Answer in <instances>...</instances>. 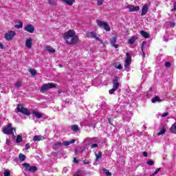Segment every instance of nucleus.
<instances>
[{
    "label": "nucleus",
    "instance_id": "9",
    "mask_svg": "<svg viewBox=\"0 0 176 176\" xmlns=\"http://www.w3.org/2000/svg\"><path fill=\"white\" fill-rule=\"evenodd\" d=\"M87 38H91L96 39V41H99V42H101L102 43V40L100 39L98 36H97V34L94 32H87Z\"/></svg>",
    "mask_w": 176,
    "mask_h": 176
},
{
    "label": "nucleus",
    "instance_id": "58",
    "mask_svg": "<svg viewBox=\"0 0 176 176\" xmlns=\"http://www.w3.org/2000/svg\"><path fill=\"white\" fill-rule=\"evenodd\" d=\"M164 41H167V40H166V39L164 38Z\"/></svg>",
    "mask_w": 176,
    "mask_h": 176
},
{
    "label": "nucleus",
    "instance_id": "38",
    "mask_svg": "<svg viewBox=\"0 0 176 176\" xmlns=\"http://www.w3.org/2000/svg\"><path fill=\"white\" fill-rule=\"evenodd\" d=\"M104 2V0H98L97 1V5L98 6H101V5H102V3Z\"/></svg>",
    "mask_w": 176,
    "mask_h": 176
},
{
    "label": "nucleus",
    "instance_id": "8",
    "mask_svg": "<svg viewBox=\"0 0 176 176\" xmlns=\"http://www.w3.org/2000/svg\"><path fill=\"white\" fill-rule=\"evenodd\" d=\"M15 35H16V32L9 31L5 34L4 38L6 41H12V39L14 38Z\"/></svg>",
    "mask_w": 176,
    "mask_h": 176
},
{
    "label": "nucleus",
    "instance_id": "43",
    "mask_svg": "<svg viewBox=\"0 0 176 176\" xmlns=\"http://www.w3.org/2000/svg\"><path fill=\"white\" fill-rule=\"evenodd\" d=\"M166 116H168V112H165L162 115V118H166Z\"/></svg>",
    "mask_w": 176,
    "mask_h": 176
},
{
    "label": "nucleus",
    "instance_id": "27",
    "mask_svg": "<svg viewBox=\"0 0 176 176\" xmlns=\"http://www.w3.org/2000/svg\"><path fill=\"white\" fill-rule=\"evenodd\" d=\"M22 142H23V137H21V135H19L16 137V144H19Z\"/></svg>",
    "mask_w": 176,
    "mask_h": 176
},
{
    "label": "nucleus",
    "instance_id": "51",
    "mask_svg": "<svg viewBox=\"0 0 176 176\" xmlns=\"http://www.w3.org/2000/svg\"><path fill=\"white\" fill-rule=\"evenodd\" d=\"M6 134H12V138H16V136L14 135V133H6Z\"/></svg>",
    "mask_w": 176,
    "mask_h": 176
},
{
    "label": "nucleus",
    "instance_id": "40",
    "mask_svg": "<svg viewBox=\"0 0 176 176\" xmlns=\"http://www.w3.org/2000/svg\"><path fill=\"white\" fill-rule=\"evenodd\" d=\"M54 145V146H61V145H63V143H61V142H57Z\"/></svg>",
    "mask_w": 176,
    "mask_h": 176
},
{
    "label": "nucleus",
    "instance_id": "30",
    "mask_svg": "<svg viewBox=\"0 0 176 176\" xmlns=\"http://www.w3.org/2000/svg\"><path fill=\"white\" fill-rule=\"evenodd\" d=\"M15 28H17V30H20V28H23V23L19 22L18 25H15Z\"/></svg>",
    "mask_w": 176,
    "mask_h": 176
},
{
    "label": "nucleus",
    "instance_id": "44",
    "mask_svg": "<svg viewBox=\"0 0 176 176\" xmlns=\"http://www.w3.org/2000/svg\"><path fill=\"white\" fill-rule=\"evenodd\" d=\"M91 148H98V144H94L91 145Z\"/></svg>",
    "mask_w": 176,
    "mask_h": 176
},
{
    "label": "nucleus",
    "instance_id": "52",
    "mask_svg": "<svg viewBox=\"0 0 176 176\" xmlns=\"http://www.w3.org/2000/svg\"><path fill=\"white\" fill-rule=\"evenodd\" d=\"M175 10H176V6L174 5L173 8L172 9V12H175Z\"/></svg>",
    "mask_w": 176,
    "mask_h": 176
},
{
    "label": "nucleus",
    "instance_id": "7",
    "mask_svg": "<svg viewBox=\"0 0 176 176\" xmlns=\"http://www.w3.org/2000/svg\"><path fill=\"white\" fill-rule=\"evenodd\" d=\"M56 87V85L53 83H47L42 85L41 88V91H46L49 90L50 89H53Z\"/></svg>",
    "mask_w": 176,
    "mask_h": 176
},
{
    "label": "nucleus",
    "instance_id": "23",
    "mask_svg": "<svg viewBox=\"0 0 176 176\" xmlns=\"http://www.w3.org/2000/svg\"><path fill=\"white\" fill-rule=\"evenodd\" d=\"M151 101L154 104H155V102H162V100L160 99V98L159 96H155V98H153L151 99Z\"/></svg>",
    "mask_w": 176,
    "mask_h": 176
},
{
    "label": "nucleus",
    "instance_id": "13",
    "mask_svg": "<svg viewBox=\"0 0 176 176\" xmlns=\"http://www.w3.org/2000/svg\"><path fill=\"white\" fill-rule=\"evenodd\" d=\"M119 87H120V82H119L118 77H115L113 80V88L115 89V90H118Z\"/></svg>",
    "mask_w": 176,
    "mask_h": 176
},
{
    "label": "nucleus",
    "instance_id": "24",
    "mask_svg": "<svg viewBox=\"0 0 176 176\" xmlns=\"http://www.w3.org/2000/svg\"><path fill=\"white\" fill-rule=\"evenodd\" d=\"M32 115L37 118V119H41V118H42L41 113L35 111H32Z\"/></svg>",
    "mask_w": 176,
    "mask_h": 176
},
{
    "label": "nucleus",
    "instance_id": "16",
    "mask_svg": "<svg viewBox=\"0 0 176 176\" xmlns=\"http://www.w3.org/2000/svg\"><path fill=\"white\" fill-rule=\"evenodd\" d=\"M45 52H48L49 53H55L56 52V50H54V48H53L49 45H46L45 47Z\"/></svg>",
    "mask_w": 176,
    "mask_h": 176
},
{
    "label": "nucleus",
    "instance_id": "42",
    "mask_svg": "<svg viewBox=\"0 0 176 176\" xmlns=\"http://www.w3.org/2000/svg\"><path fill=\"white\" fill-rule=\"evenodd\" d=\"M30 148H31L30 146V143L26 144L25 146V149H26V151H28V149H30Z\"/></svg>",
    "mask_w": 176,
    "mask_h": 176
},
{
    "label": "nucleus",
    "instance_id": "34",
    "mask_svg": "<svg viewBox=\"0 0 176 176\" xmlns=\"http://www.w3.org/2000/svg\"><path fill=\"white\" fill-rule=\"evenodd\" d=\"M4 176H10V170H6L4 171Z\"/></svg>",
    "mask_w": 176,
    "mask_h": 176
},
{
    "label": "nucleus",
    "instance_id": "33",
    "mask_svg": "<svg viewBox=\"0 0 176 176\" xmlns=\"http://www.w3.org/2000/svg\"><path fill=\"white\" fill-rule=\"evenodd\" d=\"M96 160H98V159H100V157L102 156V153L99 152L98 154H96Z\"/></svg>",
    "mask_w": 176,
    "mask_h": 176
},
{
    "label": "nucleus",
    "instance_id": "47",
    "mask_svg": "<svg viewBox=\"0 0 176 176\" xmlns=\"http://www.w3.org/2000/svg\"><path fill=\"white\" fill-rule=\"evenodd\" d=\"M73 162L74 163H79V161H78V159H76V157H74Z\"/></svg>",
    "mask_w": 176,
    "mask_h": 176
},
{
    "label": "nucleus",
    "instance_id": "36",
    "mask_svg": "<svg viewBox=\"0 0 176 176\" xmlns=\"http://www.w3.org/2000/svg\"><path fill=\"white\" fill-rule=\"evenodd\" d=\"M147 164L148 166H153V164H155V162L153 160H148L147 161Z\"/></svg>",
    "mask_w": 176,
    "mask_h": 176
},
{
    "label": "nucleus",
    "instance_id": "20",
    "mask_svg": "<svg viewBox=\"0 0 176 176\" xmlns=\"http://www.w3.org/2000/svg\"><path fill=\"white\" fill-rule=\"evenodd\" d=\"M76 141V140H72L70 141H65L63 142V144L64 145V146H68L71 145V144H74Z\"/></svg>",
    "mask_w": 176,
    "mask_h": 176
},
{
    "label": "nucleus",
    "instance_id": "25",
    "mask_svg": "<svg viewBox=\"0 0 176 176\" xmlns=\"http://www.w3.org/2000/svg\"><path fill=\"white\" fill-rule=\"evenodd\" d=\"M14 86L15 87H16V89H19V87H21V86H23V82L20 80H18L14 84Z\"/></svg>",
    "mask_w": 176,
    "mask_h": 176
},
{
    "label": "nucleus",
    "instance_id": "46",
    "mask_svg": "<svg viewBox=\"0 0 176 176\" xmlns=\"http://www.w3.org/2000/svg\"><path fill=\"white\" fill-rule=\"evenodd\" d=\"M143 156H144V157H148V152L144 151L142 153Z\"/></svg>",
    "mask_w": 176,
    "mask_h": 176
},
{
    "label": "nucleus",
    "instance_id": "4",
    "mask_svg": "<svg viewBox=\"0 0 176 176\" xmlns=\"http://www.w3.org/2000/svg\"><path fill=\"white\" fill-rule=\"evenodd\" d=\"M16 109L18 112H21V113H23V115H28V116H30L31 115V112H30V110H28L27 108L24 107L21 104H19Z\"/></svg>",
    "mask_w": 176,
    "mask_h": 176
},
{
    "label": "nucleus",
    "instance_id": "15",
    "mask_svg": "<svg viewBox=\"0 0 176 176\" xmlns=\"http://www.w3.org/2000/svg\"><path fill=\"white\" fill-rule=\"evenodd\" d=\"M146 13H148V5H147V4H145V5L143 6V7L142 8L141 16H145V14H146Z\"/></svg>",
    "mask_w": 176,
    "mask_h": 176
},
{
    "label": "nucleus",
    "instance_id": "49",
    "mask_svg": "<svg viewBox=\"0 0 176 176\" xmlns=\"http://www.w3.org/2000/svg\"><path fill=\"white\" fill-rule=\"evenodd\" d=\"M117 69H122V68H123L122 67V65H119L118 66L116 67Z\"/></svg>",
    "mask_w": 176,
    "mask_h": 176
},
{
    "label": "nucleus",
    "instance_id": "3",
    "mask_svg": "<svg viewBox=\"0 0 176 176\" xmlns=\"http://www.w3.org/2000/svg\"><path fill=\"white\" fill-rule=\"evenodd\" d=\"M22 166L25 170V171H30V173H35L38 171V168L35 166H30V164L24 163L22 164Z\"/></svg>",
    "mask_w": 176,
    "mask_h": 176
},
{
    "label": "nucleus",
    "instance_id": "2",
    "mask_svg": "<svg viewBox=\"0 0 176 176\" xmlns=\"http://www.w3.org/2000/svg\"><path fill=\"white\" fill-rule=\"evenodd\" d=\"M96 24L98 25V27H100V28H103L105 31L109 32L111 31V27L108 24V23L100 21V20H97L96 21Z\"/></svg>",
    "mask_w": 176,
    "mask_h": 176
},
{
    "label": "nucleus",
    "instance_id": "41",
    "mask_svg": "<svg viewBox=\"0 0 176 176\" xmlns=\"http://www.w3.org/2000/svg\"><path fill=\"white\" fill-rule=\"evenodd\" d=\"M160 170H161L160 168H157V169L155 170V172L153 173V176L156 175V174H157V173H159V171H160Z\"/></svg>",
    "mask_w": 176,
    "mask_h": 176
},
{
    "label": "nucleus",
    "instance_id": "18",
    "mask_svg": "<svg viewBox=\"0 0 176 176\" xmlns=\"http://www.w3.org/2000/svg\"><path fill=\"white\" fill-rule=\"evenodd\" d=\"M146 46V41H143L142 43V46H141L143 58H145V51H144V49H145Z\"/></svg>",
    "mask_w": 176,
    "mask_h": 176
},
{
    "label": "nucleus",
    "instance_id": "17",
    "mask_svg": "<svg viewBox=\"0 0 176 176\" xmlns=\"http://www.w3.org/2000/svg\"><path fill=\"white\" fill-rule=\"evenodd\" d=\"M140 35H142V36H143V38H151V35L149 34V33H148L144 30L140 31Z\"/></svg>",
    "mask_w": 176,
    "mask_h": 176
},
{
    "label": "nucleus",
    "instance_id": "50",
    "mask_svg": "<svg viewBox=\"0 0 176 176\" xmlns=\"http://www.w3.org/2000/svg\"><path fill=\"white\" fill-rule=\"evenodd\" d=\"M6 144L10 145V140H9V139H6Z\"/></svg>",
    "mask_w": 176,
    "mask_h": 176
},
{
    "label": "nucleus",
    "instance_id": "19",
    "mask_svg": "<svg viewBox=\"0 0 176 176\" xmlns=\"http://www.w3.org/2000/svg\"><path fill=\"white\" fill-rule=\"evenodd\" d=\"M68 6H72L75 3V0H62Z\"/></svg>",
    "mask_w": 176,
    "mask_h": 176
},
{
    "label": "nucleus",
    "instance_id": "12",
    "mask_svg": "<svg viewBox=\"0 0 176 176\" xmlns=\"http://www.w3.org/2000/svg\"><path fill=\"white\" fill-rule=\"evenodd\" d=\"M118 41V37L116 36H113L110 41V43L113 47H115V49H118L119 47V45L116 44V42Z\"/></svg>",
    "mask_w": 176,
    "mask_h": 176
},
{
    "label": "nucleus",
    "instance_id": "28",
    "mask_svg": "<svg viewBox=\"0 0 176 176\" xmlns=\"http://www.w3.org/2000/svg\"><path fill=\"white\" fill-rule=\"evenodd\" d=\"M71 129L74 131H79V126L78 125H73L71 126Z\"/></svg>",
    "mask_w": 176,
    "mask_h": 176
},
{
    "label": "nucleus",
    "instance_id": "11",
    "mask_svg": "<svg viewBox=\"0 0 176 176\" xmlns=\"http://www.w3.org/2000/svg\"><path fill=\"white\" fill-rule=\"evenodd\" d=\"M24 30L27 31V32H30V34H34V31H35V28L34 27V25L28 24L24 28Z\"/></svg>",
    "mask_w": 176,
    "mask_h": 176
},
{
    "label": "nucleus",
    "instance_id": "29",
    "mask_svg": "<svg viewBox=\"0 0 176 176\" xmlns=\"http://www.w3.org/2000/svg\"><path fill=\"white\" fill-rule=\"evenodd\" d=\"M29 72L32 75V76H35V75H36V70L35 69H29Z\"/></svg>",
    "mask_w": 176,
    "mask_h": 176
},
{
    "label": "nucleus",
    "instance_id": "14",
    "mask_svg": "<svg viewBox=\"0 0 176 176\" xmlns=\"http://www.w3.org/2000/svg\"><path fill=\"white\" fill-rule=\"evenodd\" d=\"M25 46L28 49H31L32 47V38H29L25 41Z\"/></svg>",
    "mask_w": 176,
    "mask_h": 176
},
{
    "label": "nucleus",
    "instance_id": "39",
    "mask_svg": "<svg viewBox=\"0 0 176 176\" xmlns=\"http://www.w3.org/2000/svg\"><path fill=\"white\" fill-rule=\"evenodd\" d=\"M117 89H115V88H113L109 91V94H113L115 91H116Z\"/></svg>",
    "mask_w": 176,
    "mask_h": 176
},
{
    "label": "nucleus",
    "instance_id": "45",
    "mask_svg": "<svg viewBox=\"0 0 176 176\" xmlns=\"http://www.w3.org/2000/svg\"><path fill=\"white\" fill-rule=\"evenodd\" d=\"M170 27H175V22H170Z\"/></svg>",
    "mask_w": 176,
    "mask_h": 176
},
{
    "label": "nucleus",
    "instance_id": "6",
    "mask_svg": "<svg viewBox=\"0 0 176 176\" xmlns=\"http://www.w3.org/2000/svg\"><path fill=\"white\" fill-rule=\"evenodd\" d=\"M3 132L4 133H16V128L12 126V124H8L7 126L3 127Z\"/></svg>",
    "mask_w": 176,
    "mask_h": 176
},
{
    "label": "nucleus",
    "instance_id": "32",
    "mask_svg": "<svg viewBox=\"0 0 176 176\" xmlns=\"http://www.w3.org/2000/svg\"><path fill=\"white\" fill-rule=\"evenodd\" d=\"M103 171H104L106 175H107V176H111V175H112V173L108 171V170H107V169H105V168L103 169Z\"/></svg>",
    "mask_w": 176,
    "mask_h": 176
},
{
    "label": "nucleus",
    "instance_id": "1",
    "mask_svg": "<svg viewBox=\"0 0 176 176\" xmlns=\"http://www.w3.org/2000/svg\"><path fill=\"white\" fill-rule=\"evenodd\" d=\"M63 38L67 45H75L79 43V36L76 34L75 30L72 29L69 30L63 34Z\"/></svg>",
    "mask_w": 176,
    "mask_h": 176
},
{
    "label": "nucleus",
    "instance_id": "10",
    "mask_svg": "<svg viewBox=\"0 0 176 176\" xmlns=\"http://www.w3.org/2000/svg\"><path fill=\"white\" fill-rule=\"evenodd\" d=\"M125 8L129 10V12H138V10H140V7L138 6H135L131 4L127 5Z\"/></svg>",
    "mask_w": 176,
    "mask_h": 176
},
{
    "label": "nucleus",
    "instance_id": "21",
    "mask_svg": "<svg viewBox=\"0 0 176 176\" xmlns=\"http://www.w3.org/2000/svg\"><path fill=\"white\" fill-rule=\"evenodd\" d=\"M138 38V37L137 36H133L128 40V43H129L130 45H133V43H134V42H135V40Z\"/></svg>",
    "mask_w": 176,
    "mask_h": 176
},
{
    "label": "nucleus",
    "instance_id": "55",
    "mask_svg": "<svg viewBox=\"0 0 176 176\" xmlns=\"http://www.w3.org/2000/svg\"><path fill=\"white\" fill-rule=\"evenodd\" d=\"M84 164H89V162L84 160L83 161Z\"/></svg>",
    "mask_w": 176,
    "mask_h": 176
},
{
    "label": "nucleus",
    "instance_id": "35",
    "mask_svg": "<svg viewBox=\"0 0 176 176\" xmlns=\"http://www.w3.org/2000/svg\"><path fill=\"white\" fill-rule=\"evenodd\" d=\"M48 3H49L50 5H54V6L57 5V3H56V1H53V0H48Z\"/></svg>",
    "mask_w": 176,
    "mask_h": 176
},
{
    "label": "nucleus",
    "instance_id": "54",
    "mask_svg": "<svg viewBox=\"0 0 176 176\" xmlns=\"http://www.w3.org/2000/svg\"><path fill=\"white\" fill-rule=\"evenodd\" d=\"M163 134H164V133H157V137H159L160 135H162Z\"/></svg>",
    "mask_w": 176,
    "mask_h": 176
},
{
    "label": "nucleus",
    "instance_id": "57",
    "mask_svg": "<svg viewBox=\"0 0 176 176\" xmlns=\"http://www.w3.org/2000/svg\"><path fill=\"white\" fill-rule=\"evenodd\" d=\"M58 67H60V68H63V65L59 64V65H58Z\"/></svg>",
    "mask_w": 176,
    "mask_h": 176
},
{
    "label": "nucleus",
    "instance_id": "5",
    "mask_svg": "<svg viewBox=\"0 0 176 176\" xmlns=\"http://www.w3.org/2000/svg\"><path fill=\"white\" fill-rule=\"evenodd\" d=\"M131 64V55L129 52L126 53V58L124 62V69L129 72V68Z\"/></svg>",
    "mask_w": 176,
    "mask_h": 176
},
{
    "label": "nucleus",
    "instance_id": "22",
    "mask_svg": "<svg viewBox=\"0 0 176 176\" xmlns=\"http://www.w3.org/2000/svg\"><path fill=\"white\" fill-rule=\"evenodd\" d=\"M43 140H45V138L40 135H35L33 138V141H42Z\"/></svg>",
    "mask_w": 176,
    "mask_h": 176
},
{
    "label": "nucleus",
    "instance_id": "31",
    "mask_svg": "<svg viewBox=\"0 0 176 176\" xmlns=\"http://www.w3.org/2000/svg\"><path fill=\"white\" fill-rule=\"evenodd\" d=\"M176 130V124H173L172 125V126L170 127V131H172L173 133L175 132Z\"/></svg>",
    "mask_w": 176,
    "mask_h": 176
},
{
    "label": "nucleus",
    "instance_id": "26",
    "mask_svg": "<svg viewBox=\"0 0 176 176\" xmlns=\"http://www.w3.org/2000/svg\"><path fill=\"white\" fill-rule=\"evenodd\" d=\"M19 160L21 162H24V160H25L27 157L25 155H24V154L20 153L19 155Z\"/></svg>",
    "mask_w": 176,
    "mask_h": 176
},
{
    "label": "nucleus",
    "instance_id": "53",
    "mask_svg": "<svg viewBox=\"0 0 176 176\" xmlns=\"http://www.w3.org/2000/svg\"><path fill=\"white\" fill-rule=\"evenodd\" d=\"M166 131V129L163 128L160 133H164Z\"/></svg>",
    "mask_w": 176,
    "mask_h": 176
},
{
    "label": "nucleus",
    "instance_id": "56",
    "mask_svg": "<svg viewBox=\"0 0 176 176\" xmlns=\"http://www.w3.org/2000/svg\"><path fill=\"white\" fill-rule=\"evenodd\" d=\"M108 122H109V124H112V122L111 121V118H109Z\"/></svg>",
    "mask_w": 176,
    "mask_h": 176
},
{
    "label": "nucleus",
    "instance_id": "48",
    "mask_svg": "<svg viewBox=\"0 0 176 176\" xmlns=\"http://www.w3.org/2000/svg\"><path fill=\"white\" fill-rule=\"evenodd\" d=\"M0 49H5V46H3V44H2V43H0Z\"/></svg>",
    "mask_w": 176,
    "mask_h": 176
},
{
    "label": "nucleus",
    "instance_id": "37",
    "mask_svg": "<svg viewBox=\"0 0 176 176\" xmlns=\"http://www.w3.org/2000/svg\"><path fill=\"white\" fill-rule=\"evenodd\" d=\"M165 67H166V68H170V67H171V63H170V62H166V63H165Z\"/></svg>",
    "mask_w": 176,
    "mask_h": 176
}]
</instances>
